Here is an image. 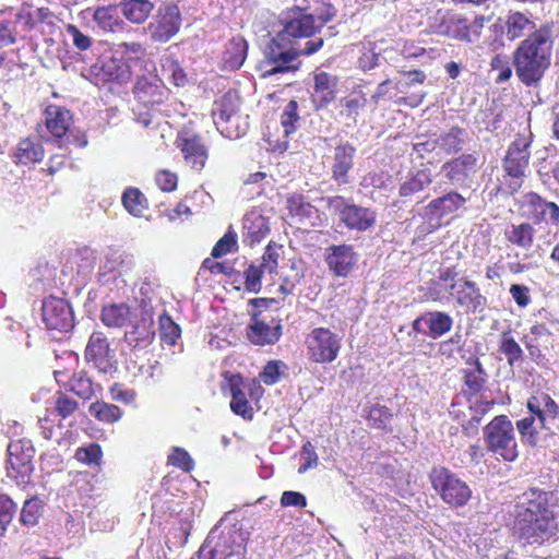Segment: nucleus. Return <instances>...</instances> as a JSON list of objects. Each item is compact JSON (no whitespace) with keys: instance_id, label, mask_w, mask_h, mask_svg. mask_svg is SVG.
<instances>
[{"instance_id":"nucleus-61","label":"nucleus","mask_w":559,"mask_h":559,"mask_svg":"<svg viewBox=\"0 0 559 559\" xmlns=\"http://www.w3.org/2000/svg\"><path fill=\"white\" fill-rule=\"evenodd\" d=\"M314 13L316 22L322 28L336 16L337 10L331 3V0H317Z\"/></svg>"},{"instance_id":"nucleus-28","label":"nucleus","mask_w":559,"mask_h":559,"mask_svg":"<svg viewBox=\"0 0 559 559\" xmlns=\"http://www.w3.org/2000/svg\"><path fill=\"white\" fill-rule=\"evenodd\" d=\"M357 255L350 245H332L325 262L334 276L346 277L356 264Z\"/></svg>"},{"instance_id":"nucleus-64","label":"nucleus","mask_w":559,"mask_h":559,"mask_svg":"<svg viewBox=\"0 0 559 559\" xmlns=\"http://www.w3.org/2000/svg\"><path fill=\"white\" fill-rule=\"evenodd\" d=\"M284 364L280 360H270L260 372V380L266 385L275 384L281 377V367Z\"/></svg>"},{"instance_id":"nucleus-25","label":"nucleus","mask_w":559,"mask_h":559,"mask_svg":"<svg viewBox=\"0 0 559 559\" xmlns=\"http://www.w3.org/2000/svg\"><path fill=\"white\" fill-rule=\"evenodd\" d=\"M356 147L349 142L340 143L334 147L331 162V178L338 186L349 183V173L354 168Z\"/></svg>"},{"instance_id":"nucleus-34","label":"nucleus","mask_w":559,"mask_h":559,"mask_svg":"<svg viewBox=\"0 0 559 559\" xmlns=\"http://www.w3.org/2000/svg\"><path fill=\"white\" fill-rule=\"evenodd\" d=\"M536 229L530 222L512 224L504 231L506 240L520 249L530 250L535 241Z\"/></svg>"},{"instance_id":"nucleus-58","label":"nucleus","mask_w":559,"mask_h":559,"mask_svg":"<svg viewBox=\"0 0 559 559\" xmlns=\"http://www.w3.org/2000/svg\"><path fill=\"white\" fill-rule=\"evenodd\" d=\"M200 271H207L212 275L224 274L228 277H233L237 273L234 263L216 261L212 255L203 260Z\"/></svg>"},{"instance_id":"nucleus-37","label":"nucleus","mask_w":559,"mask_h":559,"mask_svg":"<svg viewBox=\"0 0 559 559\" xmlns=\"http://www.w3.org/2000/svg\"><path fill=\"white\" fill-rule=\"evenodd\" d=\"M119 7L122 15L133 24L144 23L154 10L150 0H121Z\"/></svg>"},{"instance_id":"nucleus-8","label":"nucleus","mask_w":559,"mask_h":559,"mask_svg":"<svg viewBox=\"0 0 559 559\" xmlns=\"http://www.w3.org/2000/svg\"><path fill=\"white\" fill-rule=\"evenodd\" d=\"M45 127L52 140L58 143L60 147L71 144L78 147L87 145V138L85 134L73 135L70 131L73 123V115L66 107L58 105H49L44 111Z\"/></svg>"},{"instance_id":"nucleus-54","label":"nucleus","mask_w":559,"mask_h":559,"mask_svg":"<svg viewBox=\"0 0 559 559\" xmlns=\"http://www.w3.org/2000/svg\"><path fill=\"white\" fill-rule=\"evenodd\" d=\"M247 221H250V226H248L247 229L252 243L259 242L269 234V221L263 215L251 212Z\"/></svg>"},{"instance_id":"nucleus-50","label":"nucleus","mask_w":559,"mask_h":559,"mask_svg":"<svg viewBox=\"0 0 559 559\" xmlns=\"http://www.w3.org/2000/svg\"><path fill=\"white\" fill-rule=\"evenodd\" d=\"M124 209L133 216H141L147 209V200L138 188H128L122 194Z\"/></svg>"},{"instance_id":"nucleus-53","label":"nucleus","mask_w":559,"mask_h":559,"mask_svg":"<svg viewBox=\"0 0 559 559\" xmlns=\"http://www.w3.org/2000/svg\"><path fill=\"white\" fill-rule=\"evenodd\" d=\"M341 115L347 118H354L367 105V98L361 91H354L341 100Z\"/></svg>"},{"instance_id":"nucleus-12","label":"nucleus","mask_w":559,"mask_h":559,"mask_svg":"<svg viewBox=\"0 0 559 559\" xmlns=\"http://www.w3.org/2000/svg\"><path fill=\"white\" fill-rule=\"evenodd\" d=\"M84 358L92 364L99 372L111 374L117 370L115 353L106 334L102 331H94L86 344Z\"/></svg>"},{"instance_id":"nucleus-43","label":"nucleus","mask_w":559,"mask_h":559,"mask_svg":"<svg viewBox=\"0 0 559 559\" xmlns=\"http://www.w3.org/2000/svg\"><path fill=\"white\" fill-rule=\"evenodd\" d=\"M162 75L177 87H183L188 83V75L179 61L173 56L160 60Z\"/></svg>"},{"instance_id":"nucleus-38","label":"nucleus","mask_w":559,"mask_h":559,"mask_svg":"<svg viewBox=\"0 0 559 559\" xmlns=\"http://www.w3.org/2000/svg\"><path fill=\"white\" fill-rule=\"evenodd\" d=\"M131 309L126 302L111 304L104 306L100 311L102 322L114 329H120L127 325L130 320Z\"/></svg>"},{"instance_id":"nucleus-16","label":"nucleus","mask_w":559,"mask_h":559,"mask_svg":"<svg viewBox=\"0 0 559 559\" xmlns=\"http://www.w3.org/2000/svg\"><path fill=\"white\" fill-rule=\"evenodd\" d=\"M41 317L47 329L68 332L74 326L71 306L62 298L49 296L43 301Z\"/></svg>"},{"instance_id":"nucleus-55","label":"nucleus","mask_w":559,"mask_h":559,"mask_svg":"<svg viewBox=\"0 0 559 559\" xmlns=\"http://www.w3.org/2000/svg\"><path fill=\"white\" fill-rule=\"evenodd\" d=\"M392 417L393 414L389 407L384 405H373L368 412L367 420L371 428L386 430Z\"/></svg>"},{"instance_id":"nucleus-47","label":"nucleus","mask_w":559,"mask_h":559,"mask_svg":"<svg viewBox=\"0 0 559 559\" xmlns=\"http://www.w3.org/2000/svg\"><path fill=\"white\" fill-rule=\"evenodd\" d=\"M499 350L506 356L510 367L523 360V349L509 331L500 334Z\"/></svg>"},{"instance_id":"nucleus-48","label":"nucleus","mask_w":559,"mask_h":559,"mask_svg":"<svg viewBox=\"0 0 559 559\" xmlns=\"http://www.w3.org/2000/svg\"><path fill=\"white\" fill-rule=\"evenodd\" d=\"M223 69L235 71L245 63V39L231 40L223 55Z\"/></svg>"},{"instance_id":"nucleus-23","label":"nucleus","mask_w":559,"mask_h":559,"mask_svg":"<svg viewBox=\"0 0 559 559\" xmlns=\"http://www.w3.org/2000/svg\"><path fill=\"white\" fill-rule=\"evenodd\" d=\"M283 252V246L275 241H270L262 254V261L259 266L250 265L247 270V290L257 292L260 286V280L264 273H276L278 260Z\"/></svg>"},{"instance_id":"nucleus-26","label":"nucleus","mask_w":559,"mask_h":559,"mask_svg":"<svg viewBox=\"0 0 559 559\" xmlns=\"http://www.w3.org/2000/svg\"><path fill=\"white\" fill-rule=\"evenodd\" d=\"M526 408L530 416L537 418L540 429H548L546 425L547 418H559L558 403L550 396V394L540 390L528 396L526 400Z\"/></svg>"},{"instance_id":"nucleus-42","label":"nucleus","mask_w":559,"mask_h":559,"mask_svg":"<svg viewBox=\"0 0 559 559\" xmlns=\"http://www.w3.org/2000/svg\"><path fill=\"white\" fill-rule=\"evenodd\" d=\"M465 130L459 126L451 127L447 132H443L438 138V146L440 150L448 154L453 155L459 153L464 144Z\"/></svg>"},{"instance_id":"nucleus-30","label":"nucleus","mask_w":559,"mask_h":559,"mask_svg":"<svg viewBox=\"0 0 559 559\" xmlns=\"http://www.w3.org/2000/svg\"><path fill=\"white\" fill-rule=\"evenodd\" d=\"M337 76L324 71L314 72L312 100L316 109H323L336 97Z\"/></svg>"},{"instance_id":"nucleus-52","label":"nucleus","mask_w":559,"mask_h":559,"mask_svg":"<svg viewBox=\"0 0 559 559\" xmlns=\"http://www.w3.org/2000/svg\"><path fill=\"white\" fill-rule=\"evenodd\" d=\"M94 21L107 32H114L122 23L115 5L99 7L94 12Z\"/></svg>"},{"instance_id":"nucleus-62","label":"nucleus","mask_w":559,"mask_h":559,"mask_svg":"<svg viewBox=\"0 0 559 559\" xmlns=\"http://www.w3.org/2000/svg\"><path fill=\"white\" fill-rule=\"evenodd\" d=\"M16 513L15 502L5 495H0V527L5 531Z\"/></svg>"},{"instance_id":"nucleus-36","label":"nucleus","mask_w":559,"mask_h":559,"mask_svg":"<svg viewBox=\"0 0 559 559\" xmlns=\"http://www.w3.org/2000/svg\"><path fill=\"white\" fill-rule=\"evenodd\" d=\"M52 17L53 13L49 8L41 7L33 10L32 4L29 3H23L16 14V21L25 31H33L39 24L47 23Z\"/></svg>"},{"instance_id":"nucleus-51","label":"nucleus","mask_w":559,"mask_h":559,"mask_svg":"<svg viewBox=\"0 0 559 559\" xmlns=\"http://www.w3.org/2000/svg\"><path fill=\"white\" fill-rule=\"evenodd\" d=\"M536 420L537 418L528 415L515 423L521 442L531 448L537 447L539 441V432L535 426Z\"/></svg>"},{"instance_id":"nucleus-41","label":"nucleus","mask_w":559,"mask_h":559,"mask_svg":"<svg viewBox=\"0 0 559 559\" xmlns=\"http://www.w3.org/2000/svg\"><path fill=\"white\" fill-rule=\"evenodd\" d=\"M45 511V502L37 496L24 501L20 512L19 522L27 528H32L39 523Z\"/></svg>"},{"instance_id":"nucleus-9","label":"nucleus","mask_w":559,"mask_h":559,"mask_svg":"<svg viewBox=\"0 0 559 559\" xmlns=\"http://www.w3.org/2000/svg\"><path fill=\"white\" fill-rule=\"evenodd\" d=\"M307 356L311 362L325 365L333 362L340 355L342 337L329 328H314L305 340Z\"/></svg>"},{"instance_id":"nucleus-56","label":"nucleus","mask_w":559,"mask_h":559,"mask_svg":"<svg viewBox=\"0 0 559 559\" xmlns=\"http://www.w3.org/2000/svg\"><path fill=\"white\" fill-rule=\"evenodd\" d=\"M215 539L216 528H213L201 545L197 556L191 559H225V555H221V557L217 558V554H221L222 548L215 543Z\"/></svg>"},{"instance_id":"nucleus-60","label":"nucleus","mask_w":559,"mask_h":559,"mask_svg":"<svg viewBox=\"0 0 559 559\" xmlns=\"http://www.w3.org/2000/svg\"><path fill=\"white\" fill-rule=\"evenodd\" d=\"M490 68L492 71H497V83L508 81L512 75V69L510 66L509 57L503 53L495 55L490 60Z\"/></svg>"},{"instance_id":"nucleus-7","label":"nucleus","mask_w":559,"mask_h":559,"mask_svg":"<svg viewBox=\"0 0 559 559\" xmlns=\"http://www.w3.org/2000/svg\"><path fill=\"white\" fill-rule=\"evenodd\" d=\"M466 199L457 191H450L441 197L432 199L425 206L424 217L427 222L416 229L417 240L424 239L427 235L435 233L442 226V218L462 209Z\"/></svg>"},{"instance_id":"nucleus-40","label":"nucleus","mask_w":559,"mask_h":559,"mask_svg":"<svg viewBox=\"0 0 559 559\" xmlns=\"http://www.w3.org/2000/svg\"><path fill=\"white\" fill-rule=\"evenodd\" d=\"M427 335L433 340L441 337L448 333L453 325V319L449 313L443 311L425 312Z\"/></svg>"},{"instance_id":"nucleus-5","label":"nucleus","mask_w":559,"mask_h":559,"mask_svg":"<svg viewBox=\"0 0 559 559\" xmlns=\"http://www.w3.org/2000/svg\"><path fill=\"white\" fill-rule=\"evenodd\" d=\"M243 520L245 514L238 509L228 511L219 521L222 531L216 532L215 543L222 548L221 555H225V559L233 556L245 559Z\"/></svg>"},{"instance_id":"nucleus-11","label":"nucleus","mask_w":559,"mask_h":559,"mask_svg":"<svg viewBox=\"0 0 559 559\" xmlns=\"http://www.w3.org/2000/svg\"><path fill=\"white\" fill-rule=\"evenodd\" d=\"M323 45V38L317 37L308 40L302 49L292 48L278 52L272 50L266 62L265 70L262 72V76L267 78L277 73L297 71L300 63L298 62L295 64L294 62L297 61L300 56H311L318 52Z\"/></svg>"},{"instance_id":"nucleus-33","label":"nucleus","mask_w":559,"mask_h":559,"mask_svg":"<svg viewBox=\"0 0 559 559\" xmlns=\"http://www.w3.org/2000/svg\"><path fill=\"white\" fill-rule=\"evenodd\" d=\"M224 382L222 383V392L226 396H230L231 411L245 417V395L242 393L243 379L240 373L223 372Z\"/></svg>"},{"instance_id":"nucleus-59","label":"nucleus","mask_w":559,"mask_h":559,"mask_svg":"<svg viewBox=\"0 0 559 559\" xmlns=\"http://www.w3.org/2000/svg\"><path fill=\"white\" fill-rule=\"evenodd\" d=\"M79 408V403L66 393L57 392L55 400V411L58 416L66 419L72 416Z\"/></svg>"},{"instance_id":"nucleus-39","label":"nucleus","mask_w":559,"mask_h":559,"mask_svg":"<svg viewBox=\"0 0 559 559\" xmlns=\"http://www.w3.org/2000/svg\"><path fill=\"white\" fill-rule=\"evenodd\" d=\"M432 182V175L430 169L423 168L412 174L399 189L401 198H411L416 193L424 191Z\"/></svg>"},{"instance_id":"nucleus-10","label":"nucleus","mask_w":559,"mask_h":559,"mask_svg":"<svg viewBox=\"0 0 559 559\" xmlns=\"http://www.w3.org/2000/svg\"><path fill=\"white\" fill-rule=\"evenodd\" d=\"M326 205L338 215L340 221L348 228L365 231L376 223V214L368 207L348 203L343 195H334L325 199Z\"/></svg>"},{"instance_id":"nucleus-3","label":"nucleus","mask_w":559,"mask_h":559,"mask_svg":"<svg viewBox=\"0 0 559 559\" xmlns=\"http://www.w3.org/2000/svg\"><path fill=\"white\" fill-rule=\"evenodd\" d=\"M486 21L488 19L484 15H477L473 21H469L467 17L451 11H438L430 23V29L431 33L438 36L463 43H474L480 38Z\"/></svg>"},{"instance_id":"nucleus-44","label":"nucleus","mask_w":559,"mask_h":559,"mask_svg":"<svg viewBox=\"0 0 559 559\" xmlns=\"http://www.w3.org/2000/svg\"><path fill=\"white\" fill-rule=\"evenodd\" d=\"M31 457L32 456H8L7 469L9 477L16 479V481L21 484L28 483L34 469Z\"/></svg>"},{"instance_id":"nucleus-2","label":"nucleus","mask_w":559,"mask_h":559,"mask_svg":"<svg viewBox=\"0 0 559 559\" xmlns=\"http://www.w3.org/2000/svg\"><path fill=\"white\" fill-rule=\"evenodd\" d=\"M556 41L554 22H544L523 38L512 53L515 74L525 86H535L551 66Z\"/></svg>"},{"instance_id":"nucleus-63","label":"nucleus","mask_w":559,"mask_h":559,"mask_svg":"<svg viewBox=\"0 0 559 559\" xmlns=\"http://www.w3.org/2000/svg\"><path fill=\"white\" fill-rule=\"evenodd\" d=\"M110 397L112 401L130 405L136 399V392L133 389L124 386L122 383H114L109 388Z\"/></svg>"},{"instance_id":"nucleus-20","label":"nucleus","mask_w":559,"mask_h":559,"mask_svg":"<svg viewBox=\"0 0 559 559\" xmlns=\"http://www.w3.org/2000/svg\"><path fill=\"white\" fill-rule=\"evenodd\" d=\"M320 29L313 14L305 8L294 7L287 12L282 34L287 38H311Z\"/></svg>"},{"instance_id":"nucleus-18","label":"nucleus","mask_w":559,"mask_h":559,"mask_svg":"<svg viewBox=\"0 0 559 559\" xmlns=\"http://www.w3.org/2000/svg\"><path fill=\"white\" fill-rule=\"evenodd\" d=\"M520 209L534 224L548 222L554 225L559 224V205L552 201H547L537 192H526L523 195Z\"/></svg>"},{"instance_id":"nucleus-49","label":"nucleus","mask_w":559,"mask_h":559,"mask_svg":"<svg viewBox=\"0 0 559 559\" xmlns=\"http://www.w3.org/2000/svg\"><path fill=\"white\" fill-rule=\"evenodd\" d=\"M158 334L163 344L174 346L180 337L181 329L168 313L158 318Z\"/></svg>"},{"instance_id":"nucleus-57","label":"nucleus","mask_w":559,"mask_h":559,"mask_svg":"<svg viewBox=\"0 0 559 559\" xmlns=\"http://www.w3.org/2000/svg\"><path fill=\"white\" fill-rule=\"evenodd\" d=\"M238 250L237 235L228 230L213 247L211 255L213 259H219L228 253Z\"/></svg>"},{"instance_id":"nucleus-24","label":"nucleus","mask_w":559,"mask_h":559,"mask_svg":"<svg viewBox=\"0 0 559 559\" xmlns=\"http://www.w3.org/2000/svg\"><path fill=\"white\" fill-rule=\"evenodd\" d=\"M448 290L456 306L473 312L480 309L486 302V298L480 294L476 283L466 277L451 283Z\"/></svg>"},{"instance_id":"nucleus-46","label":"nucleus","mask_w":559,"mask_h":559,"mask_svg":"<svg viewBox=\"0 0 559 559\" xmlns=\"http://www.w3.org/2000/svg\"><path fill=\"white\" fill-rule=\"evenodd\" d=\"M69 390L83 400H91L94 394V383L86 371L74 372L68 381Z\"/></svg>"},{"instance_id":"nucleus-21","label":"nucleus","mask_w":559,"mask_h":559,"mask_svg":"<svg viewBox=\"0 0 559 559\" xmlns=\"http://www.w3.org/2000/svg\"><path fill=\"white\" fill-rule=\"evenodd\" d=\"M298 103L292 99L287 103L281 114V126L283 128V138H274L272 134L265 136L267 150L273 153L282 154L289 146L288 136L296 132L300 117L298 115Z\"/></svg>"},{"instance_id":"nucleus-4","label":"nucleus","mask_w":559,"mask_h":559,"mask_svg":"<svg viewBox=\"0 0 559 559\" xmlns=\"http://www.w3.org/2000/svg\"><path fill=\"white\" fill-rule=\"evenodd\" d=\"M533 134H518L509 144L506 155L502 158V169L507 177L510 178L509 190L513 194L518 192L523 185L526 170L530 166Z\"/></svg>"},{"instance_id":"nucleus-17","label":"nucleus","mask_w":559,"mask_h":559,"mask_svg":"<svg viewBox=\"0 0 559 559\" xmlns=\"http://www.w3.org/2000/svg\"><path fill=\"white\" fill-rule=\"evenodd\" d=\"M181 14L176 4L159 9L155 20L147 25L151 39L155 43H167L180 29Z\"/></svg>"},{"instance_id":"nucleus-15","label":"nucleus","mask_w":559,"mask_h":559,"mask_svg":"<svg viewBox=\"0 0 559 559\" xmlns=\"http://www.w3.org/2000/svg\"><path fill=\"white\" fill-rule=\"evenodd\" d=\"M132 93L143 107L155 108L168 100L170 91L159 78L141 75L136 79Z\"/></svg>"},{"instance_id":"nucleus-19","label":"nucleus","mask_w":559,"mask_h":559,"mask_svg":"<svg viewBox=\"0 0 559 559\" xmlns=\"http://www.w3.org/2000/svg\"><path fill=\"white\" fill-rule=\"evenodd\" d=\"M176 146L181 152L188 166L197 171L204 168L209 152L200 134L190 130H182L177 135Z\"/></svg>"},{"instance_id":"nucleus-6","label":"nucleus","mask_w":559,"mask_h":559,"mask_svg":"<svg viewBox=\"0 0 559 559\" xmlns=\"http://www.w3.org/2000/svg\"><path fill=\"white\" fill-rule=\"evenodd\" d=\"M429 479L442 501L451 507L465 506L472 496L468 485L443 466H435Z\"/></svg>"},{"instance_id":"nucleus-35","label":"nucleus","mask_w":559,"mask_h":559,"mask_svg":"<svg viewBox=\"0 0 559 559\" xmlns=\"http://www.w3.org/2000/svg\"><path fill=\"white\" fill-rule=\"evenodd\" d=\"M45 156V150L41 143L31 138L22 139L14 151V163L17 165H29L40 163Z\"/></svg>"},{"instance_id":"nucleus-27","label":"nucleus","mask_w":559,"mask_h":559,"mask_svg":"<svg viewBox=\"0 0 559 559\" xmlns=\"http://www.w3.org/2000/svg\"><path fill=\"white\" fill-rule=\"evenodd\" d=\"M216 110L213 112L215 123L221 132L229 139H239L241 131L238 129L240 117L236 112V106L229 95H225L216 103Z\"/></svg>"},{"instance_id":"nucleus-29","label":"nucleus","mask_w":559,"mask_h":559,"mask_svg":"<svg viewBox=\"0 0 559 559\" xmlns=\"http://www.w3.org/2000/svg\"><path fill=\"white\" fill-rule=\"evenodd\" d=\"M461 374L463 381L461 392L467 401L484 391L488 374L478 358L468 360L467 367L461 370Z\"/></svg>"},{"instance_id":"nucleus-1","label":"nucleus","mask_w":559,"mask_h":559,"mask_svg":"<svg viewBox=\"0 0 559 559\" xmlns=\"http://www.w3.org/2000/svg\"><path fill=\"white\" fill-rule=\"evenodd\" d=\"M514 534L523 546L551 545L559 539V496L532 487L518 497Z\"/></svg>"},{"instance_id":"nucleus-45","label":"nucleus","mask_w":559,"mask_h":559,"mask_svg":"<svg viewBox=\"0 0 559 559\" xmlns=\"http://www.w3.org/2000/svg\"><path fill=\"white\" fill-rule=\"evenodd\" d=\"M88 412L95 419L104 424H115L123 416V412L119 406L104 401L92 403Z\"/></svg>"},{"instance_id":"nucleus-14","label":"nucleus","mask_w":559,"mask_h":559,"mask_svg":"<svg viewBox=\"0 0 559 559\" xmlns=\"http://www.w3.org/2000/svg\"><path fill=\"white\" fill-rule=\"evenodd\" d=\"M285 207L288 217L296 224L308 227H321L325 222V215L316 207L308 198L298 192L286 197Z\"/></svg>"},{"instance_id":"nucleus-13","label":"nucleus","mask_w":559,"mask_h":559,"mask_svg":"<svg viewBox=\"0 0 559 559\" xmlns=\"http://www.w3.org/2000/svg\"><path fill=\"white\" fill-rule=\"evenodd\" d=\"M484 437L489 451H516L514 427L507 415L495 416L485 426Z\"/></svg>"},{"instance_id":"nucleus-32","label":"nucleus","mask_w":559,"mask_h":559,"mask_svg":"<svg viewBox=\"0 0 559 559\" xmlns=\"http://www.w3.org/2000/svg\"><path fill=\"white\" fill-rule=\"evenodd\" d=\"M507 38L511 41L527 36L538 29L535 21L527 13L521 11H509L504 22Z\"/></svg>"},{"instance_id":"nucleus-22","label":"nucleus","mask_w":559,"mask_h":559,"mask_svg":"<svg viewBox=\"0 0 559 559\" xmlns=\"http://www.w3.org/2000/svg\"><path fill=\"white\" fill-rule=\"evenodd\" d=\"M479 168V155L474 152L463 153L460 156L445 162L442 165L441 170L450 182L464 183L475 175Z\"/></svg>"},{"instance_id":"nucleus-31","label":"nucleus","mask_w":559,"mask_h":559,"mask_svg":"<svg viewBox=\"0 0 559 559\" xmlns=\"http://www.w3.org/2000/svg\"><path fill=\"white\" fill-rule=\"evenodd\" d=\"M260 316L261 312L258 311L251 313L252 323L250 324L249 332H247V336L253 344L260 346L273 345L281 338L282 325L270 326L259 319Z\"/></svg>"}]
</instances>
